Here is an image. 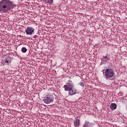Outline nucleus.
<instances>
[{"label": "nucleus", "instance_id": "obj_8", "mask_svg": "<svg viewBox=\"0 0 127 127\" xmlns=\"http://www.w3.org/2000/svg\"><path fill=\"white\" fill-rule=\"evenodd\" d=\"M110 109L112 111H114L117 109V104L116 103H112L110 105Z\"/></svg>", "mask_w": 127, "mask_h": 127}, {"label": "nucleus", "instance_id": "obj_11", "mask_svg": "<svg viewBox=\"0 0 127 127\" xmlns=\"http://www.w3.org/2000/svg\"><path fill=\"white\" fill-rule=\"evenodd\" d=\"M46 3H53V0H43Z\"/></svg>", "mask_w": 127, "mask_h": 127}, {"label": "nucleus", "instance_id": "obj_12", "mask_svg": "<svg viewBox=\"0 0 127 127\" xmlns=\"http://www.w3.org/2000/svg\"><path fill=\"white\" fill-rule=\"evenodd\" d=\"M26 51H27V50L26 49V48L25 47H23L21 49V52L23 53H25L26 52Z\"/></svg>", "mask_w": 127, "mask_h": 127}, {"label": "nucleus", "instance_id": "obj_1", "mask_svg": "<svg viewBox=\"0 0 127 127\" xmlns=\"http://www.w3.org/2000/svg\"><path fill=\"white\" fill-rule=\"evenodd\" d=\"M15 6L10 0H2L0 2V12L6 13Z\"/></svg>", "mask_w": 127, "mask_h": 127}, {"label": "nucleus", "instance_id": "obj_6", "mask_svg": "<svg viewBox=\"0 0 127 127\" xmlns=\"http://www.w3.org/2000/svg\"><path fill=\"white\" fill-rule=\"evenodd\" d=\"M76 94H77V90L74 89V88H72L68 91L69 96H73V95H76Z\"/></svg>", "mask_w": 127, "mask_h": 127}, {"label": "nucleus", "instance_id": "obj_14", "mask_svg": "<svg viewBox=\"0 0 127 127\" xmlns=\"http://www.w3.org/2000/svg\"><path fill=\"white\" fill-rule=\"evenodd\" d=\"M104 58H105V59H107V60H110V58H108V57H107V56H105V57H104Z\"/></svg>", "mask_w": 127, "mask_h": 127}, {"label": "nucleus", "instance_id": "obj_5", "mask_svg": "<svg viewBox=\"0 0 127 127\" xmlns=\"http://www.w3.org/2000/svg\"><path fill=\"white\" fill-rule=\"evenodd\" d=\"M33 32H34V29L32 28V27H28L26 30V33L28 35H31Z\"/></svg>", "mask_w": 127, "mask_h": 127}, {"label": "nucleus", "instance_id": "obj_10", "mask_svg": "<svg viewBox=\"0 0 127 127\" xmlns=\"http://www.w3.org/2000/svg\"><path fill=\"white\" fill-rule=\"evenodd\" d=\"M83 127H91V123L89 122H85Z\"/></svg>", "mask_w": 127, "mask_h": 127}, {"label": "nucleus", "instance_id": "obj_9", "mask_svg": "<svg viewBox=\"0 0 127 127\" xmlns=\"http://www.w3.org/2000/svg\"><path fill=\"white\" fill-rule=\"evenodd\" d=\"M74 125L75 127H79V126H80V120L76 119L75 121H74Z\"/></svg>", "mask_w": 127, "mask_h": 127}, {"label": "nucleus", "instance_id": "obj_4", "mask_svg": "<svg viewBox=\"0 0 127 127\" xmlns=\"http://www.w3.org/2000/svg\"><path fill=\"white\" fill-rule=\"evenodd\" d=\"M53 99L51 98V96L49 95H46L44 98V102L45 103V104H50L51 102H52Z\"/></svg>", "mask_w": 127, "mask_h": 127}, {"label": "nucleus", "instance_id": "obj_7", "mask_svg": "<svg viewBox=\"0 0 127 127\" xmlns=\"http://www.w3.org/2000/svg\"><path fill=\"white\" fill-rule=\"evenodd\" d=\"M11 60V59H10V57H8L5 60H3V63H4V64H7L8 63H10Z\"/></svg>", "mask_w": 127, "mask_h": 127}, {"label": "nucleus", "instance_id": "obj_13", "mask_svg": "<svg viewBox=\"0 0 127 127\" xmlns=\"http://www.w3.org/2000/svg\"><path fill=\"white\" fill-rule=\"evenodd\" d=\"M79 85H80V86H81L82 87H84V82H80Z\"/></svg>", "mask_w": 127, "mask_h": 127}, {"label": "nucleus", "instance_id": "obj_15", "mask_svg": "<svg viewBox=\"0 0 127 127\" xmlns=\"http://www.w3.org/2000/svg\"><path fill=\"white\" fill-rule=\"evenodd\" d=\"M36 37H37V36L35 35V36H34V38H36Z\"/></svg>", "mask_w": 127, "mask_h": 127}, {"label": "nucleus", "instance_id": "obj_3", "mask_svg": "<svg viewBox=\"0 0 127 127\" xmlns=\"http://www.w3.org/2000/svg\"><path fill=\"white\" fill-rule=\"evenodd\" d=\"M64 91H68V92L71 90L72 88H74V83L69 82L66 83L65 85L64 86Z\"/></svg>", "mask_w": 127, "mask_h": 127}, {"label": "nucleus", "instance_id": "obj_2", "mask_svg": "<svg viewBox=\"0 0 127 127\" xmlns=\"http://www.w3.org/2000/svg\"><path fill=\"white\" fill-rule=\"evenodd\" d=\"M114 70L111 68H107L105 71V76L107 77V78H112L114 76Z\"/></svg>", "mask_w": 127, "mask_h": 127}]
</instances>
